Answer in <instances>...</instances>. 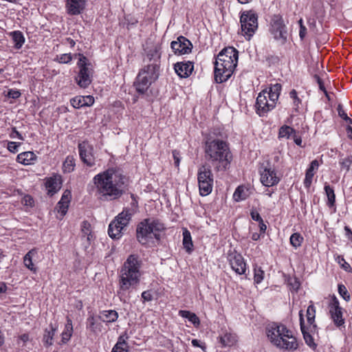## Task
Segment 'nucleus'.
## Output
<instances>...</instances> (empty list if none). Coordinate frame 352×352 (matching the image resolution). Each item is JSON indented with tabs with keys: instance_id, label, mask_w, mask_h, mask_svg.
Instances as JSON below:
<instances>
[{
	"instance_id": "1",
	"label": "nucleus",
	"mask_w": 352,
	"mask_h": 352,
	"mask_svg": "<svg viewBox=\"0 0 352 352\" xmlns=\"http://www.w3.org/2000/svg\"><path fill=\"white\" fill-rule=\"evenodd\" d=\"M125 177L118 170L109 168L97 174L93 178L96 195L102 201L120 198L124 192Z\"/></svg>"
},
{
	"instance_id": "2",
	"label": "nucleus",
	"mask_w": 352,
	"mask_h": 352,
	"mask_svg": "<svg viewBox=\"0 0 352 352\" xmlns=\"http://www.w3.org/2000/svg\"><path fill=\"white\" fill-rule=\"evenodd\" d=\"M142 261L138 255L131 254L127 257L120 272L119 296H121L124 292L139 284L142 275Z\"/></svg>"
},
{
	"instance_id": "3",
	"label": "nucleus",
	"mask_w": 352,
	"mask_h": 352,
	"mask_svg": "<svg viewBox=\"0 0 352 352\" xmlns=\"http://www.w3.org/2000/svg\"><path fill=\"white\" fill-rule=\"evenodd\" d=\"M205 157L217 171L225 170L230 163L232 155L228 144L221 140H208L205 145Z\"/></svg>"
},
{
	"instance_id": "4",
	"label": "nucleus",
	"mask_w": 352,
	"mask_h": 352,
	"mask_svg": "<svg viewBox=\"0 0 352 352\" xmlns=\"http://www.w3.org/2000/svg\"><path fill=\"white\" fill-rule=\"evenodd\" d=\"M266 333L270 342L280 349L294 351L298 348L297 340L292 332L282 324H269Z\"/></svg>"
},
{
	"instance_id": "5",
	"label": "nucleus",
	"mask_w": 352,
	"mask_h": 352,
	"mask_svg": "<svg viewBox=\"0 0 352 352\" xmlns=\"http://www.w3.org/2000/svg\"><path fill=\"white\" fill-rule=\"evenodd\" d=\"M165 227L160 220L148 218L138 223L136 229L137 240L142 245L148 244L153 239L159 241Z\"/></svg>"
},
{
	"instance_id": "6",
	"label": "nucleus",
	"mask_w": 352,
	"mask_h": 352,
	"mask_svg": "<svg viewBox=\"0 0 352 352\" xmlns=\"http://www.w3.org/2000/svg\"><path fill=\"white\" fill-rule=\"evenodd\" d=\"M159 77L158 66L157 64L147 65L142 69L134 82L136 91L141 94L146 93L150 85Z\"/></svg>"
},
{
	"instance_id": "7",
	"label": "nucleus",
	"mask_w": 352,
	"mask_h": 352,
	"mask_svg": "<svg viewBox=\"0 0 352 352\" xmlns=\"http://www.w3.org/2000/svg\"><path fill=\"white\" fill-rule=\"evenodd\" d=\"M78 56L79 59L77 65L79 68V72L76 77V81L81 88H87L92 81V65L87 57L80 54Z\"/></svg>"
},
{
	"instance_id": "8",
	"label": "nucleus",
	"mask_w": 352,
	"mask_h": 352,
	"mask_svg": "<svg viewBox=\"0 0 352 352\" xmlns=\"http://www.w3.org/2000/svg\"><path fill=\"white\" fill-rule=\"evenodd\" d=\"M237 63L216 58L214 62V80L217 83L228 80L232 75Z\"/></svg>"
},
{
	"instance_id": "9",
	"label": "nucleus",
	"mask_w": 352,
	"mask_h": 352,
	"mask_svg": "<svg viewBox=\"0 0 352 352\" xmlns=\"http://www.w3.org/2000/svg\"><path fill=\"white\" fill-rule=\"evenodd\" d=\"M197 180L200 195L201 196L209 195L213 186V175L210 166L202 165L199 168Z\"/></svg>"
},
{
	"instance_id": "10",
	"label": "nucleus",
	"mask_w": 352,
	"mask_h": 352,
	"mask_svg": "<svg viewBox=\"0 0 352 352\" xmlns=\"http://www.w3.org/2000/svg\"><path fill=\"white\" fill-rule=\"evenodd\" d=\"M241 32L250 40L258 28V16L252 10L244 11L240 16Z\"/></svg>"
},
{
	"instance_id": "11",
	"label": "nucleus",
	"mask_w": 352,
	"mask_h": 352,
	"mask_svg": "<svg viewBox=\"0 0 352 352\" xmlns=\"http://www.w3.org/2000/svg\"><path fill=\"white\" fill-rule=\"evenodd\" d=\"M270 32L276 40H280L283 43L287 40V31L281 16H273L271 20Z\"/></svg>"
},
{
	"instance_id": "12",
	"label": "nucleus",
	"mask_w": 352,
	"mask_h": 352,
	"mask_svg": "<svg viewBox=\"0 0 352 352\" xmlns=\"http://www.w3.org/2000/svg\"><path fill=\"white\" fill-rule=\"evenodd\" d=\"M329 313L331 318L334 324L337 327L342 326L344 324V319L343 318L342 308L340 306L338 298L333 296L329 304Z\"/></svg>"
},
{
	"instance_id": "13",
	"label": "nucleus",
	"mask_w": 352,
	"mask_h": 352,
	"mask_svg": "<svg viewBox=\"0 0 352 352\" xmlns=\"http://www.w3.org/2000/svg\"><path fill=\"white\" fill-rule=\"evenodd\" d=\"M267 91L263 90L256 98V109L259 116H265L268 111L272 110L276 106L271 107L272 100H268Z\"/></svg>"
},
{
	"instance_id": "14",
	"label": "nucleus",
	"mask_w": 352,
	"mask_h": 352,
	"mask_svg": "<svg viewBox=\"0 0 352 352\" xmlns=\"http://www.w3.org/2000/svg\"><path fill=\"white\" fill-rule=\"evenodd\" d=\"M170 47L175 54L182 55L189 54L192 50V45L188 38L180 36L176 41L171 42Z\"/></svg>"
},
{
	"instance_id": "15",
	"label": "nucleus",
	"mask_w": 352,
	"mask_h": 352,
	"mask_svg": "<svg viewBox=\"0 0 352 352\" xmlns=\"http://www.w3.org/2000/svg\"><path fill=\"white\" fill-rule=\"evenodd\" d=\"M79 155L81 160L87 166L92 167L95 165V157L93 151L94 148L87 142H82L78 144Z\"/></svg>"
},
{
	"instance_id": "16",
	"label": "nucleus",
	"mask_w": 352,
	"mask_h": 352,
	"mask_svg": "<svg viewBox=\"0 0 352 352\" xmlns=\"http://www.w3.org/2000/svg\"><path fill=\"white\" fill-rule=\"evenodd\" d=\"M228 260L232 269L238 274H243L245 272L246 264L243 256L236 252H230Z\"/></svg>"
},
{
	"instance_id": "17",
	"label": "nucleus",
	"mask_w": 352,
	"mask_h": 352,
	"mask_svg": "<svg viewBox=\"0 0 352 352\" xmlns=\"http://www.w3.org/2000/svg\"><path fill=\"white\" fill-rule=\"evenodd\" d=\"M261 182L265 186H273L279 182V178L276 175L274 169L268 165L260 170Z\"/></svg>"
},
{
	"instance_id": "18",
	"label": "nucleus",
	"mask_w": 352,
	"mask_h": 352,
	"mask_svg": "<svg viewBox=\"0 0 352 352\" xmlns=\"http://www.w3.org/2000/svg\"><path fill=\"white\" fill-rule=\"evenodd\" d=\"M87 0H65V8L69 15L81 14L86 7Z\"/></svg>"
},
{
	"instance_id": "19",
	"label": "nucleus",
	"mask_w": 352,
	"mask_h": 352,
	"mask_svg": "<svg viewBox=\"0 0 352 352\" xmlns=\"http://www.w3.org/2000/svg\"><path fill=\"white\" fill-rule=\"evenodd\" d=\"M45 180V188L49 195H54L61 188L62 178L60 175L54 174L50 177L46 178Z\"/></svg>"
},
{
	"instance_id": "20",
	"label": "nucleus",
	"mask_w": 352,
	"mask_h": 352,
	"mask_svg": "<svg viewBox=\"0 0 352 352\" xmlns=\"http://www.w3.org/2000/svg\"><path fill=\"white\" fill-rule=\"evenodd\" d=\"M71 197V192L69 190H66L63 192L60 200L58 202L55 208L60 214V217H58V218L62 219L66 214Z\"/></svg>"
},
{
	"instance_id": "21",
	"label": "nucleus",
	"mask_w": 352,
	"mask_h": 352,
	"mask_svg": "<svg viewBox=\"0 0 352 352\" xmlns=\"http://www.w3.org/2000/svg\"><path fill=\"white\" fill-rule=\"evenodd\" d=\"M194 66L190 61L177 63L174 69L177 75L181 78L188 77L193 71Z\"/></svg>"
},
{
	"instance_id": "22",
	"label": "nucleus",
	"mask_w": 352,
	"mask_h": 352,
	"mask_svg": "<svg viewBox=\"0 0 352 352\" xmlns=\"http://www.w3.org/2000/svg\"><path fill=\"white\" fill-rule=\"evenodd\" d=\"M70 103L75 109H80L83 107H90L94 103V98L92 96H79L71 99Z\"/></svg>"
},
{
	"instance_id": "23",
	"label": "nucleus",
	"mask_w": 352,
	"mask_h": 352,
	"mask_svg": "<svg viewBox=\"0 0 352 352\" xmlns=\"http://www.w3.org/2000/svg\"><path fill=\"white\" fill-rule=\"evenodd\" d=\"M238 51L233 47H226L222 50L218 54L217 58L225 60H233L238 63Z\"/></svg>"
},
{
	"instance_id": "24",
	"label": "nucleus",
	"mask_w": 352,
	"mask_h": 352,
	"mask_svg": "<svg viewBox=\"0 0 352 352\" xmlns=\"http://www.w3.org/2000/svg\"><path fill=\"white\" fill-rule=\"evenodd\" d=\"M299 318H300V329L303 335L304 340L306 344L309 346L312 349H315L316 347V344L314 342L313 337L311 334L307 331L306 327L305 326V320L303 317L302 311H300L299 312Z\"/></svg>"
},
{
	"instance_id": "25",
	"label": "nucleus",
	"mask_w": 352,
	"mask_h": 352,
	"mask_svg": "<svg viewBox=\"0 0 352 352\" xmlns=\"http://www.w3.org/2000/svg\"><path fill=\"white\" fill-rule=\"evenodd\" d=\"M318 167L319 162L317 160H314L311 162L310 166L305 173V178L304 180V185L305 188H309L310 187L315 172L318 170Z\"/></svg>"
},
{
	"instance_id": "26",
	"label": "nucleus",
	"mask_w": 352,
	"mask_h": 352,
	"mask_svg": "<svg viewBox=\"0 0 352 352\" xmlns=\"http://www.w3.org/2000/svg\"><path fill=\"white\" fill-rule=\"evenodd\" d=\"M282 86L279 83H276L274 85H272L270 87V90L267 91V95L270 100H272V106H276V102L278 100L280 91H281Z\"/></svg>"
},
{
	"instance_id": "27",
	"label": "nucleus",
	"mask_w": 352,
	"mask_h": 352,
	"mask_svg": "<svg viewBox=\"0 0 352 352\" xmlns=\"http://www.w3.org/2000/svg\"><path fill=\"white\" fill-rule=\"evenodd\" d=\"M56 330L57 327L53 326L52 324H50L49 329H45L43 337V342L46 347L53 344V338Z\"/></svg>"
},
{
	"instance_id": "28",
	"label": "nucleus",
	"mask_w": 352,
	"mask_h": 352,
	"mask_svg": "<svg viewBox=\"0 0 352 352\" xmlns=\"http://www.w3.org/2000/svg\"><path fill=\"white\" fill-rule=\"evenodd\" d=\"M124 228L118 222L113 221L110 223L108 228V234L111 239H118L122 236V230Z\"/></svg>"
},
{
	"instance_id": "29",
	"label": "nucleus",
	"mask_w": 352,
	"mask_h": 352,
	"mask_svg": "<svg viewBox=\"0 0 352 352\" xmlns=\"http://www.w3.org/2000/svg\"><path fill=\"white\" fill-rule=\"evenodd\" d=\"M149 61L153 63L149 65L157 64L158 66V71L160 70V60L161 58L160 48L157 46H155L153 48L149 50L146 55Z\"/></svg>"
},
{
	"instance_id": "30",
	"label": "nucleus",
	"mask_w": 352,
	"mask_h": 352,
	"mask_svg": "<svg viewBox=\"0 0 352 352\" xmlns=\"http://www.w3.org/2000/svg\"><path fill=\"white\" fill-rule=\"evenodd\" d=\"M36 155L31 151L23 152L17 155L16 160L19 163L29 165L36 160Z\"/></svg>"
},
{
	"instance_id": "31",
	"label": "nucleus",
	"mask_w": 352,
	"mask_h": 352,
	"mask_svg": "<svg viewBox=\"0 0 352 352\" xmlns=\"http://www.w3.org/2000/svg\"><path fill=\"white\" fill-rule=\"evenodd\" d=\"M132 217V213L131 212L130 209H124L122 212H120L114 220L116 222H118L119 225L122 226L123 228L126 227L131 220Z\"/></svg>"
},
{
	"instance_id": "32",
	"label": "nucleus",
	"mask_w": 352,
	"mask_h": 352,
	"mask_svg": "<svg viewBox=\"0 0 352 352\" xmlns=\"http://www.w3.org/2000/svg\"><path fill=\"white\" fill-rule=\"evenodd\" d=\"M73 333V325L72 320L67 317V322L65 325L64 331L61 334V342L63 344L67 343L71 338Z\"/></svg>"
},
{
	"instance_id": "33",
	"label": "nucleus",
	"mask_w": 352,
	"mask_h": 352,
	"mask_svg": "<svg viewBox=\"0 0 352 352\" xmlns=\"http://www.w3.org/2000/svg\"><path fill=\"white\" fill-rule=\"evenodd\" d=\"M99 317L104 322H113L117 320L118 314L116 310H104L100 312Z\"/></svg>"
},
{
	"instance_id": "34",
	"label": "nucleus",
	"mask_w": 352,
	"mask_h": 352,
	"mask_svg": "<svg viewBox=\"0 0 352 352\" xmlns=\"http://www.w3.org/2000/svg\"><path fill=\"white\" fill-rule=\"evenodd\" d=\"M37 254V251L35 249H32L30 250L24 256L23 258V263L25 266L29 269L30 270L36 272V269L34 267V265L33 263V258Z\"/></svg>"
},
{
	"instance_id": "35",
	"label": "nucleus",
	"mask_w": 352,
	"mask_h": 352,
	"mask_svg": "<svg viewBox=\"0 0 352 352\" xmlns=\"http://www.w3.org/2000/svg\"><path fill=\"white\" fill-rule=\"evenodd\" d=\"M219 339L222 346H232L236 342L235 335L228 332L219 336Z\"/></svg>"
},
{
	"instance_id": "36",
	"label": "nucleus",
	"mask_w": 352,
	"mask_h": 352,
	"mask_svg": "<svg viewBox=\"0 0 352 352\" xmlns=\"http://www.w3.org/2000/svg\"><path fill=\"white\" fill-rule=\"evenodd\" d=\"M316 309L313 304H311L307 309V320L310 326L311 331L316 330V324H315Z\"/></svg>"
},
{
	"instance_id": "37",
	"label": "nucleus",
	"mask_w": 352,
	"mask_h": 352,
	"mask_svg": "<svg viewBox=\"0 0 352 352\" xmlns=\"http://www.w3.org/2000/svg\"><path fill=\"white\" fill-rule=\"evenodd\" d=\"M10 36L14 43V47L17 50L21 48L25 43V37L20 31H14L10 32Z\"/></svg>"
},
{
	"instance_id": "38",
	"label": "nucleus",
	"mask_w": 352,
	"mask_h": 352,
	"mask_svg": "<svg viewBox=\"0 0 352 352\" xmlns=\"http://www.w3.org/2000/svg\"><path fill=\"white\" fill-rule=\"evenodd\" d=\"M179 315L182 318H187L194 326L197 327L200 324V320L197 315L186 310H180Z\"/></svg>"
},
{
	"instance_id": "39",
	"label": "nucleus",
	"mask_w": 352,
	"mask_h": 352,
	"mask_svg": "<svg viewBox=\"0 0 352 352\" xmlns=\"http://www.w3.org/2000/svg\"><path fill=\"white\" fill-rule=\"evenodd\" d=\"M183 245L188 252L192 250L193 244L192 241L190 232L187 229L183 230Z\"/></svg>"
},
{
	"instance_id": "40",
	"label": "nucleus",
	"mask_w": 352,
	"mask_h": 352,
	"mask_svg": "<svg viewBox=\"0 0 352 352\" xmlns=\"http://www.w3.org/2000/svg\"><path fill=\"white\" fill-rule=\"evenodd\" d=\"M296 134V131L287 125H283L279 129L278 138L289 139L292 135Z\"/></svg>"
},
{
	"instance_id": "41",
	"label": "nucleus",
	"mask_w": 352,
	"mask_h": 352,
	"mask_svg": "<svg viewBox=\"0 0 352 352\" xmlns=\"http://www.w3.org/2000/svg\"><path fill=\"white\" fill-rule=\"evenodd\" d=\"M324 189L325 191V194L328 199V205L329 206H333L336 202V195L334 193V190L331 188L329 184L327 183L324 184Z\"/></svg>"
},
{
	"instance_id": "42",
	"label": "nucleus",
	"mask_w": 352,
	"mask_h": 352,
	"mask_svg": "<svg viewBox=\"0 0 352 352\" xmlns=\"http://www.w3.org/2000/svg\"><path fill=\"white\" fill-rule=\"evenodd\" d=\"M127 347V343L123 336H121L119 337L117 343L113 347L111 352H128Z\"/></svg>"
},
{
	"instance_id": "43",
	"label": "nucleus",
	"mask_w": 352,
	"mask_h": 352,
	"mask_svg": "<svg viewBox=\"0 0 352 352\" xmlns=\"http://www.w3.org/2000/svg\"><path fill=\"white\" fill-rule=\"evenodd\" d=\"M75 167V160L73 156L68 155L63 164V170L64 173H71Z\"/></svg>"
},
{
	"instance_id": "44",
	"label": "nucleus",
	"mask_w": 352,
	"mask_h": 352,
	"mask_svg": "<svg viewBox=\"0 0 352 352\" xmlns=\"http://www.w3.org/2000/svg\"><path fill=\"white\" fill-rule=\"evenodd\" d=\"M248 196V189H245L243 186H239L233 195V197L236 201L244 200Z\"/></svg>"
},
{
	"instance_id": "45",
	"label": "nucleus",
	"mask_w": 352,
	"mask_h": 352,
	"mask_svg": "<svg viewBox=\"0 0 352 352\" xmlns=\"http://www.w3.org/2000/svg\"><path fill=\"white\" fill-rule=\"evenodd\" d=\"M339 164L341 170H344L346 172H349L352 164V155H347L344 157L341 156L339 159Z\"/></svg>"
},
{
	"instance_id": "46",
	"label": "nucleus",
	"mask_w": 352,
	"mask_h": 352,
	"mask_svg": "<svg viewBox=\"0 0 352 352\" xmlns=\"http://www.w3.org/2000/svg\"><path fill=\"white\" fill-rule=\"evenodd\" d=\"M289 241L291 245L296 249L301 245L303 241V237L300 233L295 232L290 236Z\"/></svg>"
},
{
	"instance_id": "47",
	"label": "nucleus",
	"mask_w": 352,
	"mask_h": 352,
	"mask_svg": "<svg viewBox=\"0 0 352 352\" xmlns=\"http://www.w3.org/2000/svg\"><path fill=\"white\" fill-rule=\"evenodd\" d=\"M55 60L58 61L59 63L67 64L71 62V60H72V55L70 53L63 54L59 56H57Z\"/></svg>"
},
{
	"instance_id": "48",
	"label": "nucleus",
	"mask_w": 352,
	"mask_h": 352,
	"mask_svg": "<svg viewBox=\"0 0 352 352\" xmlns=\"http://www.w3.org/2000/svg\"><path fill=\"white\" fill-rule=\"evenodd\" d=\"M264 272L261 267L254 269V283L258 284L263 280Z\"/></svg>"
},
{
	"instance_id": "49",
	"label": "nucleus",
	"mask_w": 352,
	"mask_h": 352,
	"mask_svg": "<svg viewBox=\"0 0 352 352\" xmlns=\"http://www.w3.org/2000/svg\"><path fill=\"white\" fill-rule=\"evenodd\" d=\"M338 293L339 294L346 300L349 301L350 300V295L346 288V287L340 284L338 285Z\"/></svg>"
},
{
	"instance_id": "50",
	"label": "nucleus",
	"mask_w": 352,
	"mask_h": 352,
	"mask_svg": "<svg viewBox=\"0 0 352 352\" xmlns=\"http://www.w3.org/2000/svg\"><path fill=\"white\" fill-rule=\"evenodd\" d=\"M290 98L293 100L294 105L297 109L299 104L301 102L300 99L297 96V92L295 89H292L289 93Z\"/></svg>"
},
{
	"instance_id": "51",
	"label": "nucleus",
	"mask_w": 352,
	"mask_h": 352,
	"mask_svg": "<svg viewBox=\"0 0 352 352\" xmlns=\"http://www.w3.org/2000/svg\"><path fill=\"white\" fill-rule=\"evenodd\" d=\"M337 110H338V115L340 118H342V119H344L346 121H349L351 123H352V120L348 117L346 113L343 109V107L341 104H338Z\"/></svg>"
},
{
	"instance_id": "52",
	"label": "nucleus",
	"mask_w": 352,
	"mask_h": 352,
	"mask_svg": "<svg viewBox=\"0 0 352 352\" xmlns=\"http://www.w3.org/2000/svg\"><path fill=\"white\" fill-rule=\"evenodd\" d=\"M20 143L9 142L8 144V149L12 153H16L18 151V147L20 146Z\"/></svg>"
},
{
	"instance_id": "53",
	"label": "nucleus",
	"mask_w": 352,
	"mask_h": 352,
	"mask_svg": "<svg viewBox=\"0 0 352 352\" xmlns=\"http://www.w3.org/2000/svg\"><path fill=\"white\" fill-rule=\"evenodd\" d=\"M142 298L143 299V302H148L153 300V294L151 291L147 290L144 291L142 293Z\"/></svg>"
},
{
	"instance_id": "54",
	"label": "nucleus",
	"mask_w": 352,
	"mask_h": 352,
	"mask_svg": "<svg viewBox=\"0 0 352 352\" xmlns=\"http://www.w3.org/2000/svg\"><path fill=\"white\" fill-rule=\"evenodd\" d=\"M89 228H90V223L89 222H87V221H84L81 225V230L85 236L89 235V234L90 232Z\"/></svg>"
},
{
	"instance_id": "55",
	"label": "nucleus",
	"mask_w": 352,
	"mask_h": 352,
	"mask_svg": "<svg viewBox=\"0 0 352 352\" xmlns=\"http://www.w3.org/2000/svg\"><path fill=\"white\" fill-rule=\"evenodd\" d=\"M22 204L25 206H32L34 205V199L30 195H25L22 199Z\"/></svg>"
},
{
	"instance_id": "56",
	"label": "nucleus",
	"mask_w": 352,
	"mask_h": 352,
	"mask_svg": "<svg viewBox=\"0 0 352 352\" xmlns=\"http://www.w3.org/2000/svg\"><path fill=\"white\" fill-rule=\"evenodd\" d=\"M173 157L174 159V164L176 167H179L180 162V153L177 150H173L172 151Z\"/></svg>"
},
{
	"instance_id": "57",
	"label": "nucleus",
	"mask_w": 352,
	"mask_h": 352,
	"mask_svg": "<svg viewBox=\"0 0 352 352\" xmlns=\"http://www.w3.org/2000/svg\"><path fill=\"white\" fill-rule=\"evenodd\" d=\"M21 96V92L16 89H10L8 92V96L9 98L16 99Z\"/></svg>"
},
{
	"instance_id": "58",
	"label": "nucleus",
	"mask_w": 352,
	"mask_h": 352,
	"mask_svg": "<svg viewBox=\"0 0 352 352\" xmlns=\"http://www.w3.org/2000/svg\"><path fill=\"white\" fill-rule=\"evenodd\" d=\"M300 23V31H299V36L301 39H303L306 35L307 32V28L302 25V20H299Z\"/></svg>"
},
{
	"instance_id": "59",
	"label": "nucleus",
	"mask_w": 352,
	"mask_h": 352,
	"mask_svg": "<svg viewBox=\"0 0 352 352\" xmlns=\"http://www.w3.org/2000/svg\"><path fill=\"white\" fill-rule=\"evenodd\" d=\"M87 328H89V329H91L93 331H95V327H94L95 319H94V316H89L87 318Z\"/></svg>"
},
{
	"instance_id": "60",
	"label": "nucleus",
	"mask_w": 352,
	"mask_h": 352,
	"mask_svg": "<svg viewBox=\"0 0 352 352\" xmlns=\"http://www.w3.org/2000/svg\"><path fill=\"white\" fill-rule=\"evenodd\" d=\"M250 214L253 220L258 222L262 221L263 219L261 218L259 213L256 210H252Z\"/></svg>"
},
{
	"instance_id": "61",
	"label": "nucleus",
	"mask_w": 352,
	"mask_h": 352,
	"mask_svg": "<svg viewBox=\"0 0 352 352\" xmlns=\"http://www.w3.org/2000/svg\"><path fill=\"white\" fill-rule=\"evenodd\" d=\"M10 137L12 138H17L21 140H23V138L21 134L16 129V128H12V132L10 134Z\"/></svg>"
},
{
	"instance_id": "62",
	"label": "nucleus",
	"mask_w": 352,
	"mask_h": 352,
	"mask_svg": "<svg viewBox=\"0 0 352 352\" xmlns=\"http://www.w3.org/2000/svg\"><path fill=\"white\" fill-rule=\"evenodd\" d=\"M191 342H192V344L193 346L200 347L203 350H204L206 349V346H205L204 344L201 343L200 342V340H199L193 339Z\"/></svg>"
},
{
	"instance_id": "63",
	"label": "nucleus",
	"mask_w": 352,
	"mask_h": 352,
	"mask_svg": "<svg viewBox=\"0 0 352 352\" xmlns=\"http://www.w3.org/2000/svg\"><path fill=\"white\" fill-rule=\"evenodd\" d=\"M317 78H318V85H319V87H320V89L321 90H322V91L324 92V94H325L326 96L327 97V98H328L329 100H330L329 96V94H328V93L327 92V91H326V89H325V88H324V84H323V82H322L321 79H320L319 77H318Z\"/></svg>"
},
{
	"instance_id": "64",
	"label": "nucleus",
	"mask_w": 352,
	"mask_h": 352,
	"mask_svg": "<svg viewBox=\"0 0 352 352\" xmlns=\"http://www.w3.org/2000/svg\"><path fill=\"white\" fill-rule=\"evenodd\" d=\"M344 231H345L346 236H347V238L352 241V231H351V230L348 226H345L344 227Z\"/></svg>"
}]
</instances>
